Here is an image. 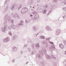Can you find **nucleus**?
<instances>
[{
  "instance_id": "obj_3",
  "label": "nucleus",
  "mask_w": 66,
  "mask_h": 66,
  "mask_svg": "<svg viewBox=\"0 0 66 66\" xmlns=\"http://www.w3.org/2000/svg\"><path fill=\"white\" fill-rule=\"evenodd\" d=\"M10 35H12V34L11 33Z\"/></svg>"
},
{
  "instance_id": "obj_2",
  "label": "nucleus",
  "mask_w": 66,
  "mask_h": 66,
  "mask_svg": "<svg viewBox=\"0 0 66 66\" xmlns=\"http://www.w3.org/2000/svg\"><path fill=\"white\" fill-rule=\"evenodd\" d=\"M43 37V38L44 39V38H44V37H43V36H42V37Z\"/></svg>"
},
{
  "instance_id": "obj_5",
  "label": "nucleus",
  "mask_w": 66,
  "mask_h": 66,
  "mask_svg": "<svg viewBox=\"0 0 66 66\" xmlns=\"http://www.w3.org/2000/svg\"><path fill=\"white\" fill-rule=\"evenodd\" d=\"M31 16H32V15H31Z\"/></svg>"
},
{
  "instance_id": "obj_1",
  "label": "nucleus",
  "mask_w": 66,
  "mask_h": 66,
  "mask_svg": "<svg viewBox=\"0 0 66 66\" xmlns=\"http://www.w3.org/2000/svg\"><path fill=\"white\" fill-rule=\"evenodd\" d=\"M59 46H60V47H62V46H63V45L62 44H59Z\"/></svg>"
},
{
  "instance_id": "obj_4",
  "label": "nucleus",
  "mask_w": 66,
  "mask_h": 66,
  "mask_svg": "<svg viewBox=\"0 0 66 66\" xmlns=\"http://www.w3.org/2000/svg\"><path fill=\"white\" fill-rule=\"evenodd\" d=\"M45 10H44V12H45Z\"/></svg>"
}]
</instances>
